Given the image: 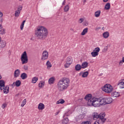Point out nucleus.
<instances>
[{
	"mask_svg": "<svg viewBox=\"0 0 124 124\" xmlns=\"http://www.w3.org/2000/svg\"><path fill=\"white\" fill-rule=\"evenodd\" d=\"M35 35L37 39L44 40L48 36V30L43 26L38 27L35 31Z\"/></svg>",
	"mask_w": 124,
	"mask_h": 124,
	"instance_id": "f257e3e1",
	"label": "nucleus"
},
{
	"mask_svg": "<svg viewBox=\"0 0 124 124\" xmlns=\"http://www.w3.org/2000/svg\"><path fill=\"white\" fill-rule=\"evenodd\" d=\"M69 83H70V80L67 78H63L59 81L57 84V88L60 92H62L64 90H66L69 86Z\"/></svg>",
	"mask_w": 124,
	"mask_h": 124,
	"instance_id": "f03ea898",
	"label": "nucleus"
},
{
	"mask_svg": "<svg viewBox=\"0 0 124 124\" xmlns=\"http://www.w3.org/2000/svg\"><path fill=\"white\" fill-rule=\"evenodd\" d=\"M102 90L105 93H111L113 92V87L111 85L107 84L104 85Z\"/></svg>",
	"mask_w": 124,
	"mask_h": 124,
	"instance_id": "7ed1b4c3",
	"label": "nucleus"
},
{
	"mask_svg": "<svg viewBox=\"0 0 124 124\" xmlns=\"http://www.w3.org/2000/svg\"><path fill=\"white\" fill-rule=\"evenodd\" d=\"M21 60L22 64L28 63L29 59H28V54H27L26 51H24L21 55Z\"/></svg>",
	"mask_w": 124,
	"mask_h": 124,
	"instance_id": "20e7f679",
	"label": "nucleus"
},
{
	"mask_svg": "<svg viewBox=\"0 0 124 124\" xmlns=\"http://www.w3.org/2000/svg\"><path fill=\"white\" fill-rule=\"evenodd\" d=\"M93 106L94 107H99V106H100L99 98L94 97V100H93Z\"/></svg>",
	"mask_w": 124,
	"mask_h": 124,
	"instance_id": "39448f33",
	"label": "nucleus"
},
{
	"mask_svg": "<svg viewBox=\"0 0 124 124\" xmlns=\"http://www.w3.org/2000/svg\"><path fill=\"white\" fill-rule=\"evenodd\" d=\"M42 57L41 58V60L42 61H45L46 59H48V53L47 50H44L43 52Z\"/></svg>",
	"mask_w": 124,
	"mask_h": 124,
	"instance_id": "423d86ee",
	"label": "nucleus"
},
{
	"mask_svg": "<svg viewBox=\"0 0 124 124\" xmlns=\"http://www.w3.org/2000/svg\"><path fill=\"white\" fill-rule=\"evenodd\" d=\"M106 114L105 113H102V115L101 117H100L99 119L98 120L99 121H100V123L101 124H103L106 122V118H104L106 116Z\"/></svg>",
	"mask_w": 124,
	"mask_h": 124,
	"instance_id": "0eeeda50",
	"label": "nucleus"
},
{
	"mask_svg": "<svg viewBox=\"0 0 124 124\" xmlns=\"http://www.w3.org/2000/svg\"><path fill=\"white\" fill-rule=\"evenodd\" d=\"M102 115V113H100V114H98L97 112H94L93 114V120H97V119H100Z\"/></svg>",
	"mask_w": 124,
	"mask_h": 124,
	"instance_id": "6e6552de",
	"label": "nucleus"
},
{
	"mask_svg": "<svg viewBox=\"0 0 124 124\" xmlns=\"http://www.w3.org/2000/svg\"><path fill=\"white\" fill-rule=\"evenodd\" d=\"M99 101L100 102V105H106L105 98H102V97L99 98Z\"/></svg>",
	"mask_w": 124,
	"mask_h": 124,
	"instance_id": "1a4fd4ad",
	"label": "nucleus"
},
{
	"mask_svg": "<svg viewBox=\"0 0 124 124\" xmlns=\"http://www.w3.org/2000/svg\"><path fill=\"white\" fill-rule=\"evenodd\" d=\"M117 86H119L120 89H124V81H123V80H119Z\"/></svg>",
	"mask_w": 124,
	"mask_h": 124,
	"instance_id": "9d476101",
	"label": "nucleus"
},
{
	"mask_svg": "<svg viewBox=\"0 0 124 124\" xmlns=\"http://www.w3.org/2000/svg\"><path fill=\"white\" fill-rule=\"evenodd\" d=\"M3 90L4 93L7 94V93H9V86L8 85H6L3 88Z\"/></svg>",
	"mask_w": 124,
	"mask_h": 124,
	"instance_id": "9b49d317",
	"label": "nucleus"
},
{
	"mask_svg": "<svg viewBox=\"0 0 124 124\" xmlns=\"http://www.w3.org/2000/svg\"><path fill=\"white\" fill-rule=\"evenodd\" d=\"M106 100V104H110V103H112L113 102V99H112L111 97H107L105 98Z\"/></svg>",
	"mask_w": 124,
	"mask_h": 124,
	"instance_id": "f8f14e48",
	"label": "nucleus"
},
{
	"mask_svg": "<svg viewBox=\"0 0 124 124\" xmlns=\"http://www.w3.org/2000/svg\"><path fill=\"white\" fill-rule=\"evenodd\" d=\"M20 70L19 69H16L15 71L14 72V77L15 78H17L20 76Z\"/></svg>",
	"mask_w": 124,
	"mask_h": 124,
	"instance_id": "ddd939ff",
	"label": "nucleus"
},
{
	"mask_svg": "<svg viewBox=\"0 0 124 124\" xmlns=\"http://www.w3.org/2000/svg\"><path fill=\"white\" fill-rule=\"evenodd\" d=\"M93 100H94V97L89 99L87 102V105L89 106H93Z\"/></svg>",
	"mask_w": 124,
	"mask_h": 124,
	"instance_id": "4468645a",
	"label": "nucleus"
},
{
	"mask_svg": "<svg viewBox=\"0 0 124 124\" xmlns=\"http://www.w3.org/2000/svg\"><path fill=\"white\" fill-rule=\"evenodd\" d=\"M0 34L3 35L5 34V29L2 28V26L0 24Z\"/></svg>",
	"mask_w": 124,
	"mask_h": 124,
	"instance_id": "2eb2a0df",
	"label": "nucleus"
},
{
	"mask_svg": "<svg viewBox=\"0 0 124 124\" xmlns=\"http://www.w3.org/2000/svg\"><path fill=\"white\" fill-rule=\"evenodd\" d=\"M44 108H45V106L44 105V104L40 103L38 105V109H39V110H43Z\"/></svg>",
	"mask_w": 124,
	"mask_h": 124,
	"instance_id": "dca6fc26",
	"label": "nucleus"
},
{
	"mask_svg": "<svg viewBox=\"0 0 124 124\" xmlns=\"http://www.w3.org/2000/svg\"><path fill=\"white\" fill-rule=\"evenodd\" d=\"M20 78L21 79H22V80H25V79L28 78V75L26 73H23L21 74Z\"/></svg>",
	"mask_w": 124,
	"mask_h": 124,
	"instance_id": "f3484780",
	"label": "nucleus"
},
{
	"mask_svg": "<svg viewBox=\"0 0 124 124\" xmlns=\"http://www.w3.org/2000/svg\"><path fill=\"white\" fill-rule=\"evenodd\" d=\"M6 46V42L5 41H2L0 43V48H4Z\"/></svg>",
	"mask_w": 124,
	"mask_h": 124,
	"instance_id": "a211bd4d",
	"label": "nucleus"
},
{
	"mask_svg": "<svg viewBox=\"0 0 124 124\" xmlns=\"http://www.w3.org/2000/svg\"><path fill=\"white\" fill-rule=\"evenodd\" d=\"M75 69L76 71H79L82 69V66L79 64H78L75 66Z\"/></svg>",
	"mask_w": 124,
	"mask_h": 124,
	"instance_id": "6ab92c4d",
	"label": "nucleus"
},
{
	"mask_svg": "<svg viewBox=\"0 0 124 124\" xmlns=\"http://www.w3.org/2000/svg\"><path fill=\"white\" fill-rule=\"evenodd\" d=\"M88 64H89V63H88V62H83L82 64H81V67L82 68H87V67H88Z\"/></svg>",
	"mask_w": 124,
	"mask_h": 124,
	"instance_id": "aec40b11",
	"label": "nucleus"
},
{
	"mask_svg": "<svg viewBox=\"0 0 124 124\" xmlns=\"http://www.w3.org/2000/svg\"><path fill=\"white\" fill-rule=\"evenodd\" d=\"M91 98H92V94L91 93L87 94L84 98V99L86 100H88V101L89 100V99H91Z\"/></svg>",
	"mask_w": 124,
	"mask_h": 124,
	"instance_id": "412c9836",
	"label": "nucleus"
},
{
	"mask_svg": "<svg viewBox=\"0 0 124 124\" xmlns=\"http://www.w3.org/2000/svg\"><path fill=\"white\" fill-rule=\"evenodd\" d=\"M110 7H111L110 3H107L105 5V9L106 10H109V9H110Z\"/></svg>",
	"mask_w": 124,
	"mask_h": 124,
	"instance_id": "4be33fe9",
	"label": "nucleus"
},
{
	"mask_svg": "<svg viewBox=\"0 0 124 124\" xmlns=\"http://www.w3.org/2000/svg\"><path fill=\"white\" fill-rule=\"evenodd\" d=\"M104 38H108L109 37V32L106 31L103 33Z\"/></svg>",
	"mask_w": 124,
	"mask_h": 124,
	"instance_id": "5701e85b",
	"label": "nucleus"
},
{
	"mask_svg": "<svg viewBox=\"0 0 124 124\" xmlns=\"http://www.w3.org/2000/svg\"><path fill=\"white\" fill-rule=\"evenodd\" d=\"M101 13V11H100V10L96 11L94 13L95 17L98 18V17H99V16H100Z\"/></svg>",
	"mask_w": 124,
	"mask_h": 124,
	"instance_id": "b1692460",
	"label": "nucleus"
},
{
	"mask_svg": "<svg viewBox=\"0 0 124 124\" xmlns=\"http://www.w3.org/2000/svg\"><path fill=\"white\" fill-rule=\"evenodd\" d=\"M112 94L114 97H119L120 96V93L117 92H113Z\"/></svg>",
	"mask_w": 124,
	"mask_h": 124,
	"instance_id": "393cba45",
	"label": "nucleus"
},
{
	"mask_svg": "<svg viewBox=\"0 0 124 124\" xmlns=\"http://www.w3.org/2000/svg\"><path fill=\"white\" fill-rule=\"evenodd\" d=\"M37 81H38V78L34 77L32 78L31 83L32 84H35V83H36V82H37Z\"/></svg>",
	"mask_w": 124,
	"mask_h": 124,
	"instance_id": "a878e982",
	"label": "nucleus"
},
{
	"mask_svg": "<svg viewBox=\"0 0 124 124\" xmlns=\"http://www.w3.org/2000/svg\"><path fill=\"white\" fill-rule=\"evenodd\" d=\"M64 102H65V101L62 99H61L57 101L56 104H63Z\"/></svg>",
	"mask_w": 124,
	"mask_h": 124,
	"instance_id": "bb28decb",
	"label": "nucleus"
},
{
	"mask_svg": "<svg viewBox=\"0 0 124 124\" xmlns=\"http://www.w3.org/2000/svg\"><path fill=\"white\" fill-rule=\"evenodd\" d=\"M54 82H55V78H51L48 80V83L50 85L52 84H54Z\"/></svg>",
	"mask_w": 124,
	"mask_h": 124,
	"instance_id": "cd10ccee",
	"label": "nucleus"
},
{
	"mask_svg": "<svg viewBox=\"0 0 124 124\" xmlns=\"http://www.w3.org/2000/svg\"><path fill=\"white\" fill-rule=\"evenodd\" d=\"M88 75H89V72L86 71L85 72L83 73L82 77L83 78H86L88 77Z\"/></svg>",
	"mask_w": 124,
	"mask_h": 124,
	"instance_id": "c85d7f7f",
	"label": "nucleus"
},
{
	"mask_svg": "<svg viewBox=\"0 0 124 124\" xmlns=\"http://www.w3.org/2000/svg\"><path fill=\"white\" fill-rule=\"evenodd\" d=\"M88 28L84 29L83 30L82 32H81V35H85V34H86V33H87L88 32Z\"/></svg>",
	"mask_w": 124,
	"mask_h": 124,
	"instance_id": "c756f323",
	"label": "nucleus"
},
{
	"mask_svg": "<svg viewBox=\"0 0 124 124\" xmlns=\"http://www.w3.org/2000/svg\"><path fill=\"white\" fill-rule=\"evenodd\" d=\"M0 87H5V83L4 82V80H0Z\"/></svg>",
	"mask_w": 124,
	"mask_h": 124,
	"instance_id": "7c9ffc66",
	"label": "nucleus"
},
{
	"mask_svg": "<svg viewBox=\"0 0 124 124\" xmlns=\"http://www.w3.org/2000/svg\"><path fill=\"white\" fill-rule=\"evenodd\" d=\"M69 11V5H67L64 7V12H67Z\"/></svg>",
	"mask_w": 124,
	"mask_h": 124,
	"instance_id": "2f4dec72",
	"label": "nucleus"
},
{
	"mask_svg": "<svg viewBox=\"0 0 124 124\" xmlns=\"http://www.w3.org/2000/svg\"><path fill=\"white\" fill-rule=\"evenodd\" d=\"M15 83L16 87H20V86H21V81L19 80H16Z\"/></svg>",
	"mask_w": 124,
	"mask_h": 124,
	"instance_id": "473e14b6",
	"label": "nucleus"
},
{
	"mask_svg": "<svg viewBox=\"0 0 124 124\" xmlns=\"http://www.w3.org/2000/svg\"><path fill=\"white\" fill-rule=\"evenodd\" d=\"M66 62H67L68 63L72 64V60L71 59V58L68 57L67 58V60L66 61Z\"/></svg>",
	"mask_w": 124,
	"mask_h": 124,
	"instance_id": "72a5a7b5",
	"label": "nucleus"
},
{
	"mask_svg": "<svg viewBox=\"0 0 124 124\" xmlns=\"http://www.w3.org/2000/svg\"><path fill=\"white\" fill-rule=\"evenodd\" d=\"M45 84V82L44 81H40V83L38 84V86L39 88H42L43 86Z\"/></svg>",
	"mask_w": 124,
	"mask_h": 124,
	"instance_id": "f704fd0d",
	"label": "nucleus"
},
{
	"mask_svg": "<svg viewBox=\"0 0 124 124\" xmlns=\"http://www.w3.org/2000/svg\"><path fill=\"white\" fill-rule=\"evenodd\" d=\"M69 120L68 119V118H66L64 119L62 121V124H66L68 123Z\"/></svg>",
	"mask_w": 124,
	"mask_h": 124,
	"instance_id": "c9c22d12",
	"label": "nucleus"
},
{
	"mask_svg": "<svg viewBox=\"0 0 124 124\" xmlns=\"http://www.w3.org/2000/svg\"><path fill=\"white\" fill-rule=\"evenodd\" d=\"M46 65L47 66V68H50L52 67V64H51V62L49 61H47Z\"/></svg>",
	"mask_w": 124,
	"mask_h": 124,
	"instance_id": "e433bc0d",
	"label": "nucleus"
},
{
	"mask_svg": "<svg viewBox=\"0 0 124 124\" xmlns=\"http://www.w3.org/2000/svg\"><path fill=\"white\" fill-rule=\"evenodd\" d=\"M26 103H27V99H25L22 102L21 105V107H24L25 105H26Z\"/></svg>",
	"mask_w": 124,
	"mask_h": 124,
	"instance_id": "4c0bfd02",
	"label": "nucleus"
},
{
	"mask_svg": "<svg viewBox=\"0 0 124 124\" xmlns=\"http://www.w3.org/2000/svg\"><path fill=\"white\" fill-rule=\"evenodd\" d=\"M100 51V48L99 47H96L93 51H94L95 53H96L97 54H98V52Z\"/></svg>",
	"mask_w": 124,
	"mask_h": 124,
	"instance_id": "58836bf2",
	"label": "nucleus"
},
{
	"mask_svg": "<svg viewBox=\"0 0 124 124\" xmlns=\"http://www.w3.org/2000/svg\"><path fill=\"white\" fill-rule=\"evenodd\" d=\"M25 23H26V20H24L20 25V29L21 30V31H23V29H24V26L25 25Z\"/></svg>",
	"mask_w": 124,
	"mask_h": 124,
	"instance_id": "ea45409f",
	"label": "nucleus"
},
{
	"mask_svg": "<svg viewBox=\"0 0 124 124\" xmlns=\"http://www.w3.org/2000/svg\"><path fill=\"white\" fill-rule=\"evenodd\" d=\"M91 55L92 57H96V56H98V53H97L96 52H95L94 51H93L91 52Z\"/></svg>",
	"mask_w": 124,
	"mask_h": 124,
	"instance_id": "a19ab883",
	"label": "nucleus"
},
{
	"mask_svg": "<svg viewBox=\"0 0 124 124\" xmlns=\"http://www.w3.org/2000/svg\"><path fill=\"white\" fill-rule=\"evenodd\" d=\"M85 118V114H82L78 116V119L79 120H82V119H84Z\"/></svg>",
	"mask_w": 124,
	"mask_h": 124,
	"instance_id": "79ce46f5",
	"label": "nucleus"
},
{
	"mask_svg": "<svg viewBox=\"0 0 124 124\" xmlns=\"http://www.w3.org/2000/svg\"><path fill=\"white\" fill-rule=\"evenodd\" d=\"M20 13H21V12H18L17 11H15V16L16 17H19V16L20 15Z\"/></svg>",
	"mask_w": 124,
	"mask_h": 124,
	"instance_id": "37998d69",
	"label": "nucleus"
},
{
	"mask_svg": "<svg viewBox=\"0 0 124 124\" xmlns=\"http://www.w3.org/2000/svg\"><path fill=\"white\" fill-rule=\"evenodd\" d=\"M70 64H70V63H67V62H66V63L64 64L65 68H68Z\"/></svg>",
	"mask_w": 124,
	"mask_h": 124,
	"instance_id": "c03bdc74",
	"label": "nucleus"
},
{
	"mask_svg": "<svg viewBox=\"0 0 124 124\" xmlns=\"http://www.w3.org/2000/svg\"><path fill=\"white\" fill-rule=\"evenodd\" d=\"M81 124H91V122L90 121L82 122L81 123Z\"/></svg>",
	"mask_w": 124,
	"mask_h": 124,
	"instance_id": "a18cd8bd",
	"label": "nucleus"
},
{
	"mask_svg": "<svg viewBox=\"0 0 124 124\" xmlns=\"http://www.w3.org/2000/svg\"><path fill=\"white\" fill-rule=\"evenodd\" d=\"M23 68L24 70H29V66L27 65H24L23 66Z\"/></svg>",
	"mask_w": 124,
	"mask_h": 124,
	"instance_id": "49530a36",
	"label": "nucleus"
},
{
	"mask_svg": "<svg viewBox=\"0 0 124 124\" xmlns=\"http://www.w3.org/2000/svg\"><path fill=\"white\" fill-rule=\"evenodd\" d=\"M22 8H23V7L19 6V7L17 9V10L16 11L21 12V11H22Z\"/></svg>",
	"mask_w": 124,
	"mask_h": 124,
	"instance_id": "de8ad7c7",
	"label": "nucleus"
},
{
	"mask_svg": "<svg viewBox=\"0 0 124 124\" xmlns=\"http://www.w3.org/2000/svg\"><path fill=\"white\" fill-rule=\"evenodd\" d=\"M102 124L101 122H100V121H99L98 120H96V121L94 122V124Z\"/></svg>",
	"mask_w": 124,
	"mask_h": 124,
	"instance_id": "09e8293b",
	"label": "nucleus"
},
{
	"mask_svg": "<svg viewBox=\"0 0 124 124\" xmlns=\"http://www.w3.org/2000/svg\"><path fill=\"white\" fill-rule=\"evenodd\" d=\"M83 22H84V18H80L78 21L79 24L83 23Z\"/></svg>",
	"mask_w": 124,
	"mask_h": 124,
	"instance_id": "8fccbe9b",
	"label": "nucleus"
},
{
	"mask_svg": "<svg viewBox=\"0 0 124 124\" xmlns=\"http://www.w3.org/2000/svg\"><path fill=\"white\" fill-rule=\"evenodd\" d=\"M6 106H7L6 104H3L2 105L1 107H2V109H4V108H5L6 107Z\"/></svg>",
	"mask_w": 124,
	"mask_h": 124,
	"instance_id": "3c124183",
	"label": "nucleus"
},
{
	"mask_svg": "<svg viewBox=\"0 0 124 124\" xmlns=\"http://www.w3.org/2000/svg\"><path fill=\"white\" fill-rule=\"evenodd\" d=\"M108 46H106V47L104 48L103 52H107V51H108Z\"/></svg>",
	"mask_w": 124,
	"mask_h": 124,
	"instance_id": "603ef678",
	"label": "nucleus"
},
{
	"mask_svg": "<svg viewBox=\"0 0 124 124\" xmlns=\"http://www.w3.org/2000/svg\"><path fill=\"white\" fill-rule=\"evenodd\" d=\"M123 62H124V61H123V60L120 61V62H119V65L120 66H122V65H123Z\"/></svg>",
	"mask_w": 124,
	"mask_h": 124,
	"instance_id": "864d4df0",
	"label": "nucleus"
},
{
	"mask_svg": "<svg viewBox=\"0 0 124 124\" xmlns=\"http://www.w3.org/2000/svg\"><path fill=\"white\" fill-rule=\"evenodd\" d=\"M15 82H13L12 84L11 85V87H12L13 88H14V87H15Z\"/></svg>",
	"mask_w": 124,
	"mask_h": 124,
	"instance_id": "5fc2aeb1",
	"label": "nucleus"
},
{
	"mask_svg": "<svg viewBox=\"0 0 124 124\" xmlns=\"http://www.w3.org/2000/svg\"><path fill=\"white\" fill-rule=\"evenodd\" d=\"M2 16H3V14H2V13L0 12V18H1V17H2Z\"/></svg>",
	"mask_w": 124,
	"mask_h": 124,
	"instance_id": "6e6d98bb",
	"label": "nucleus"
},
{
	"mask_svg": "<svg viewBox=\"0 0 124 124\" xmlns=\"http://www.w3.org/2000/svg\"><path fill=\"white\" fill-rule=\"evenodd\" d=\"M83 26H88V23H83Z\"/></svg>",
	"mask_w": 124,
	"mask_h": 124,
	"instance_id": "4d7b16f0",
	"label": "nucleus"
},
{
	"mask_svg": "<svg viewBox=\"0 0 124 124\" xmlns=\"http://www.w3.org/2000/svg\"><path fill=\"white\" fill-rule=\"evenodd\" d=\"M60 113V111H58L55 113V116H57V115H59V113Z\"/></svg>",
	"mask_w": 124,
	"mask_h": 124,
	"instance_id": "13d9d810",
	"label": "nucleus"
},
{
	"mask_svg": "<svg viewBox=\"0 0 124 124\" xmlns=\"http://www.w3.org/2000/svg\"><path fill=\"white\" fill-rule=\"evenodd\" d=\"M62 4V5H64V4H65V0L63 1Z\"/></svg>",
	"mask_w": 124,
	"mask_h": 124,
	"instance_id": "bf43d9fd",
	"label": "nucleus"
},
{
	"mask_svg": "<svg viewBox=\"0 0 124 124\" xmlns=\"http://www.w3.org/2000/svg\"><path fill=\"white\" fill-rule=\"evenodd\" d=\"M3 87H0V91H2V90H3V89L2 88Z\"/></svg>",
	"mask_w": 124,
	"mask_h": 124,
	"instance_id": "052dcab7",
	"label": "nucleus"
},
{
	"mask_svg": "<svg viewBox=\"0 0 124 124\" xmlns=\"http://www.w3.org/2000/svg\"><path fill=\"white\" fill-rule=\"evenodd\" d=\"M109 0H103L104 2H107Z\"/></svg>",
	"mask_w": 124,
	"mask_h": 124,
	"instance_id": "680f3d73",
	"label": "nucleus"
},
{
	"mask_svg": "<svg viewBox=\"0 0 124 124\" xmlns=\"http://www.w3.org/2000/svg\"><path fill=\"white\" fill-rule=\"evenodd\" d=\"M122 61H123V62H124V57H123L122 58Z\"/></svg>",
	"mask_w": 124,
	"mask_h": 124,
	"instance_id": "e2e57ef3",
	"label": "nucleus"
},
{
	"mask_svg": "<svg viewBox=\"0 0 124 124\" xmlns=\"http://www.w3.org/2000/svg\"><path fill=\"white\" fill-rule=\"evenodd\" d=\"M1 78H2V77H1V75H0V80L1 79Z\"/></svg>",
	"mask_w": 124,
	"mask_h": 124,
	"instance_id": "0e129e2a",
	"label": "nucleus"
},
{
	"mask_svg": "<svg viewBox=\"0 0 124 124\" xmlns=\"http://www.w3.org/2000/svg\"><path fill=\"white\" fill-rule=\"evenodd\" d=\"M1 42V37H0V43Z\"/></svg>",
	"mask_w": 124,
	"mask_h": 124,
	"instance_id": "69168bd1",
	"label": "nucleus"
},
{
	"mask_svg": "<svg viewBox=\"0 0 124 124\" xmlns=\"http://www.w3.org/2000/svg\"><path fill=\"white\" fill-rule=\"evenodd\" d=\"M79 74V76H81V75H82V73H80Z\"/></svg>",
	"mask_w": 124,
	"mask_h": 124,
	"instance_id": "338daca9",
	"label": "nucleus"
},
{
	"mask_svg": "<svg viewBox=\"0 0 124 124\" xmlns=\"http://www.w3.org/2000/svg\"><path fill=\"white\" fill-rule=\"evenodd\" d=\"M103 74H100V75H99V76H102Z\"/></svg>",
	"mask_w": 124,
	"mask_h": 124,
	"instance_id": "774afa93",
	"label": "nucleus"
}]
</instances>
